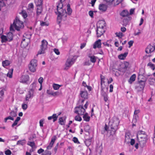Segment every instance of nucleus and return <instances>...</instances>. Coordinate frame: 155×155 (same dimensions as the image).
Here are the masks:
<instances>
[{
  "label": "nucleus",
  "instance_id": "4d7b16f0",
  "mask_svg": "<svg viewBox=\"0 0 155 155\" xmlns=\"http://www.w3.org/2000/svg\"><path fill=\"white\" fill-rule=\"evenodd\" d=\"M51 153L50 152L47 151H45L44 153H43L42 155H51Z\"/></svg>",
  "mask_w": 155,
  "mask_h": 155
},
{
  "label": "nucleus",
  "instance_id": "bf43d9fd",
  "mask_svg": "<svg viewBox=\"0 0 155 155\" xmlns=\"http://www.w3.org/2000/svg\"><path fill=\"white\" fill-rule=\"evenodd\" d=\"M54 52L57 55H58L60 54V52L58 49L55 48L54 49Z\"/></svg>",
  "mask_w": 155,
  "mask_h": 155
},
{
  "label": "nucleus",
  "instance_id": "cd10ccee",
  "mask_svg": "<svg viewBox=\"0 0 155 155\" xmlns=\"http://www.w3.org/2000/svg\"><path fill=\"white\" fill-rule=\"evenodd\" d=\"M124 69L122 70H120L123 72H125L127 69V68H128L129 65V63L127 62H125L124 64Z\"/></svg>",
  "mask_w": 155,
  "mask_h": 155
},
{
  "label": "nucleus",
  "instance_id": "864d4df0",
  "mask_svg": "<svg viewBox=\"0 0 155 155\" xmlns=\"http://www.w3.org/2000/svg\"><path fill=\"white\" fill-rule=\"evenodd\" d=\"M67 11H68V13L70 15L71 12V10L70 8V5L69 4H68L67 5Z\"/></svg>",
  "mask_w": 155,
  "mask_h": 155
},
{
  "label": "nucleus",
  "instance_id": "0eeeda50",
  "mask_svg": "<svg viewBox=\"0 0 155 155\" xmlns=\"http://www.w3.org/2000/svg\"><path fill=\"white\" fill-rule=\"evenodd\" d=\"M137 137L138 140H147V135L145 132L142 131H139L138 132Z\"/></svg>",
  "mask_w": 155,
  "mask_h": 155
},
{
  "label": "nucleus",
  "instance_id": "72a5a7b5",
  "mask_svg": "<svg viewBox=\"0 0 155 155\" xmlns=\"http://www.w3.org/2000/svg\"><path fill=\"white\" fill-rule=\"evenodd\" d=\"M13 34L12 33H9L7 35V37L8 40L9 41L12 40L13 39Z\"/></svg>",
  "mask_w": 155,
  "mask_h": 155
},
{
  "label": "nucleus",
  "instance_id": "393cba45",
  "mask_svg": "<svg viewBox=\"0 0 155 155\" xmlns=\"http://www.w3.org/2000/svg\"><path fill=\"white\" fill-rule=\"evenodd\" d=\"M36 82H34L30 86V90H32L33 92L34 93L36 87Z\"/></svg>",
  "mask_w": 155,
  "mask_h": 155
},
{
  "label": "nucleus",
  "instance_id": "39448f33",
  "mask_svg": "<svg viewBox=\"0 0 155 155\" xmlns=\"http://www.w3.org/2000/svg\"><path fill=\"white\" fill-rule=\"evenodd\" d=\"M37 66V61L35 59L32 60L29 65V70L32 72H35Z\"/></svg>",
  "mask_w": 155,
  "mask_h": 155
},
{
  "label": "nucleus",
  "instance_id": "4be33fe9",
  "mask_svg": "<svg viewBox=\"0 0 155 155\" xmlns=\"http://www.w3.org/2000/svg\"><path fill=\"white\" fill-rule=\"evenodd\" d=\"M37 14L38 15H39L41 13L42 11V6H37Z\"/></svg>",
  "mask_w": 155,
  "mask_h": 155
},
{
  "label": "nucleus",
  "instance_id": "f704fd0d",
  "mask_svg": "<svg viewBox=\"0 0 155 155\" xmlns=\"http://www.w3.org/2000/svg\"><path fill=\"white\" fill-rule=\"evenodd\" d=\"M85 143L87 146H89L91 144V140L90 139L86 140L85 142Z\"/></svg>",
  "mask_w": 155,
  "mask_h": 155
},
{
  "label": "nucleus",
  "instance_id": "4468645a",
  "mask_svg": "<svg viewBox=\"0 0 155 155\" xmlns=\"http://www.w3.org/2000/svg\"><path fill=\"white\" fill-rule=\"evenodd\" d=\"M57 138V137L55 136H54L51 138V142H50L49 145L47 147L48 149H50L52 147L53 144L55 142Z\"/></svg>",
  "mask_w": 155,
  "mask_h": 155
},
{
  "label": "nucleus",
  "instance_id": "a19ab883",
  "mask_svg": "<svg viewBox=\"0 0 155 155\" xmlns=\"http://www.w3.org/2000/svg\"><path fill=\"white\" fill-rule=\"evenodd\" d=\"M59 120V122L60 124L61 125H63L64 124V121L63 120V119L62 117L60 118Z\"/></svg>",
  "mask_w": 155,
  "mask_h": 155
},
{
  "label": "nucleus",
  "instance_id": "f03ea898",
  "mask_svg": "<svg viewBox=\"0 0 155 155\" xmlns=\"http://www.w3.org/2000/svg\"><path fill=\"white\" fill-rule=\"evenodd\" d=\"M13 27H14L17 30L20 31L21 29L23 28L24 27L23 22L20 21L18 19L16 18L14 20L12 25H11L10 27V31L14 30Z\"/></svg>",
  "mask_w": 155,
  "mask_h": 155
},
{
  "label": "nucleus",
  "instance_id": "c9c22d12",
  "mask_svg": "<svg viewBox=\"0 0 155 155\" xmlns=\"http://www.w3.org/2000/svg\"><path fill=\"white\" fill-rule=\"evenodd\" d=\"M128 20L127 18H124L123 21V25L126 26L128 23Z\"/></svg>",
  "mask_w": 155,
  "mask_h": 155
},
{
  "label": "nucleus",
  "instance_id": "2eb2a0df",
  "mask_svg": "<svg viewBox=\"0 0 155 155\" xmlns=\"http://www.w3.org/2000/svg\"><path fill=\"white\" fill-rule=\"evenodd\" d=\"M34 92L32 90H29L28 92V93L26 95V101H29V98L33 97Z\"/></svg>",
  "mask_w": 155,
  "mask_h": 155
},
{
  "label": "nucleus",
  "instance_id": "a211bd4d",
  "mask_svg": "<svg viewBox=\"0 0 155 155\" xmlns=\"http://www.w3.org/2000/svg\"><path fill=\"white\" fill-rule=\"evenodd\" d=\"M147 140H138L139 145L141 147H143L146 145Z\"/></svg>",
  "mask_w": 155,
  "mask_h": 155
},
{
  "label": "nucleus",
  "instance_id": "8fccbe9b",
  "mask_svg": "<svg viewBox=\"0 0 155 155\" xmlns=\"http://www.w3.org/2000/svg\"><path fill=\"white\" fill-rule=\"evenodd\" d=\"M7 0H0V10L1 9V7L5 5L4 1Z\"/></svg>",
  "mask_w": 155,
  "mask_h": 155
},
{
  "label": "nucleus",
  "instance_id": "052dcab7",
  "mask_svg": "<svg viewBox=\"0 0 155 155\" xmlns=\"http://www.w3.org/2000/svg\"><path fill=\"white\" fill-rule=\"evenodd\" d=\"M26 35L25 36V38L27 40V41H29V39L31 38V35L30 34H29L28 35H27V34H26Z\"/></svg>",
  "mask_w": 155,
  "mask_h": 155
},
{
  "label": "nucleus",
  "instance_id": "13d9d810",
  "mask_svg": "<svg viewBox=\"0 0 155 155\" xmlns=\"http://www.w3.org/2000/svg\"><path fill=\"white\" fill-rule=\"evenodd\" d=\"M5 153L6 155H10L11 154V152L10 150H8L5 151Z\"/></svg>",
  "mask_w": 155,
  "mask_h": 155
},
{
  "label": "nucleus",
  "instance_id": "3c124183",
  "mask_svg": "<svg viewBox=\"0 0 155 155\" xmlns=\"http://www.w3.org/2000/svg\"><path fill=\"white\" fill-rule=\"evenodd\" d=\"M73 140L74 143H77V144L80 143V142L78 141V138L76 137H74L73 138Z\"/></svg>",
  "mask_w": 155,
  "mask_h": 155
},
{
  "label": "nucleus",
  "instance_id": "6e6552de",
  "mask_svg": "<svg viewBox=\"0 0 155 155\" xmlns=\"http://www.w3.org/2000/svg\"><path fill=\"white\" fill-rule=\"evenodd\" d=\"M75 113L78 114L79 115H84L85 110L82 106H79L78 107H76L75 108Z\"/></svg>",
  "mask_w": 155,
  "mask_h": 155
},
{
  "label": "nucleus",
  "instance_id": "774afa93",
  "mask_svg": "<svg viewBox=\"0 0 155 155\" xmlns=\"http://www.w3.org/2000/svg\"><path fill=\"white\" fill-rule=\"evenodd\" d=\"M134 10H135L134 8L131 9L130 10V13H129L130 15H131L132 14H133L134 12Z\"/></svg>",
  "mask_w": 155,
  "mask_h": 155
},
{
  "label": "nucleus",
  "instance_id": "2f4dec72",
  "mask_svg": "<svg viewBox=\"0 0 155 155\" xmlns=\"http://www.w3.org/2000/svg\"><path fill=\"white\" fill-rule=\"evenodd\" d=\"M28 145L30 146L32 148H35L36 146L35 143L33 142H28L27 143Z\"/></svg>",
  "mask_w": 155,
  "mask_h": 155
},
{
  "label": "nucleus",
  "instance_id": "e2e57ef3",
  "mask_svg": "<svg viewBox=\"0 0 155 155\" xmlns=\"http://www.w3.org/2000/svg\"><path fill=\"white\" fill-rule=\"evenodd\" d=\"M104 79V78H101V87L102 88V90H103V87L102 86V84L104 83V81L103 80Z\"/></svg>",
  "mask_w": 155,
  "mask_h": 155
},
{
  "label": "nucleus",
  "instance_id": "338daca9",
  "mask_svg": "<svg viewBox=\"0 0 155 155\" xmlns=\"http://www.w3.org/2000/svg\"><path fill=\"white\" fill-rule=\"evenodd\" d=\"M93 12L92 11H90L89 12V15L91 18H93Z\"/></svg>",
  "mask_w": 155,
  "mask_h": 155
},
{
  "label": "nucleus",
  "instance_id": "c756f323",
  "mask_svg": "<svg viewBox=\"0 0 155 155\" xmlns=\"http://www.w3.org/2000/svg\"><path fill=\"white\" fill-rule=\"evenodd\" d=\"M10 64V62L8 60H5L3 61L2 62V65L4 67Z\"/></svg>",
  "mask_w": 155,
  "mask_h": 155
},
{
  "label": "nucleus",
  "instance_id": "4c0bfd02",
  "mask_svg": "<svg viewBox=\"0 0 155 155\" xmlns=\"http://www.w3.org/2000/svg\"><path fill=\"white\" fill-rule=\"evenodd\" d=\"M25 143V140L18 141L17 143V145H23Z\"/></svg>",
  "mask_w": 155,
  "mask_h": 155
},
{
  "label": "nucleus",
  "instance_id": "9d476101",
  "mask_svg": "<svg viewBox=\"0 0 155 155\" xmlns=\"http://www.w3.org/2000/svg\"><path fill=\"white\" fill-rule=\"evenodd\" d=\"M147 81V78H145L143 80H139V86H140V89H138L139 90L141 91L143 90L145 85V83Z\"/></svg>",
  "mask_w": 155,
  "mask_h": 155
},
{
  "label": "nucleus",
  "instance_id": "49530a36",
  "mask_svg": "<svg viewBox=\"0 0 155 155\" xmlns=\"http://www.w3.org/2000/svg\"><path fill=\"white\" fill-rule=\"evenodd\" d=\"M138 118V116L137 115H135L134 116V118L133 120V123H136Z\"/></svg>",
  "mask_w": 155,
  "mask_h": 155
},
{
  "label": "nucleus",
  "instance_id": "de8ad7c7",
  "mask_svg": "<svg viewBox=\"0 0 155 155\" xmlns=\"http://www.w3.org/2000/svg\"><path fill=\"white\" fill-rule=\"evenodd\" d=\"M14 120V119L13 117H11V116H9L5 118V119H4L5 122V123H6L7 122V120Z\"/></svg>",
  "mask_w": 155,
  "mask_h": 155
},
{
  "label": "nucleus",
  "instance_id": "423d86ee",
  "mask_svg": "<svg viewBox=\"0 0 155 155\" xmlns=\"http://www.w3.org/2000/svg\"><path fill=\"white\" fill-rule=\"evenodd\" d=\"M75 61V60L73 58L69 57L67 59L65 63V67L64 68V69L66 70L68 69L73 64Z\"/></svg>",
  "mask_w": 155,
  "mask_h": 155
},
{
  "label": "nucleus",
  "instance_id": "5701e85b",
  "mask_svg": "<svg viewBox=\"0 0 155 155\" xmlns=\"http://www.w3.org/2000/svg\"><path fill=\"white\" fill-rule=\"evenodd\" d=\"M43 0H35V2L36 6H41Z\"/></svg>",
  "mask_w": 155,
  "mask_h": 155
},
{
  "label": "nucleus",
  "instance_id": "5fc2aeb1",
  "mask_svg": "<svg viewBox=\"0 0 155 155\" xmlns=\"http://www.w3.org/2000/svg\"><path fill=\"white\" fill-rule=\"evenodd\" d=\"M43 81V79L42 77H40L38 80V81L40 84V85L42 84V82Z\"/></svg>",
  "mask_w": 155,
  "mask_h": 155
},
{
  "label": "nucleus",
  "instance_id": "c85d7f7f",
  "mask_svg": "<svg viewBox=\"0 0 155 155\" xmlns=\"http://www.w3.org/2000/svg\"><path fill=\"white\" fill-rule=\"evenodd\" d=\"M1 41L2 43L6 42L8 40V37L4 35H2L1 36Z\"/></svg>",
  "mask_w": 155,
  "mask_h": 155
},
{
  "label": "nucleus",
  "instance_id": "ea45409f",
  "mask_svg": "<svg viewBox=\"0 0 155 155\" xmlns=\"http://www.w3.org/2000/svg\"><path fill=\"white\" fill-rule=\"evenodd\" d=\"M61 94V91H56L55 92H53V93L52 94V96H58L60 95Z\"/></svg>",
  "mask_w": 155,
  "mask_h": 155
},
{
  "label": "nucleus",
  "instance_id": "79ce46f5",
  "mask_svg": "<svg viewBox=\"0 0 155 155\" xmlns=\"http://www.w3.org/2000/svg\"><path fill=\"white\" fill-rule=\"evenodd\" d=\"M4 94V92L2 90L0 91V101H1L3 99V95Z\"/></svg>",
  "mask_w": 155,
  "mask_h": 155
},
{
  "label": "nucleus",
  "instance_id": "6ab92c4d",
  "mask_svg": "<svg viewBox=\"0 0 155 155\" xmlns=\"http://www.w3.org/2000/svg\"><path fill=\"white\" fill-rule=\"evenodd\" d=\"M127 52H126L124 54H122L118 56V58L120 59L124 60L128 54Z\"/></svg>",
  "mask_w": 155,
  "mask_h": 155
},
{
  "label": "nucleus",
  "instance_id": "37998d69",
  "mask_svg": "<svg viewBox=\"0 0 155 155\" xmlns=\"http://www.w3.org/2000/svg\"><path fill=\"white\" fill-rule=\"evenodd\" d=\"M22 16L24 18H25L27 17V14L26 12L25 11H22L21 12Z\"/></svg>",
  "mask_w": 155,
  "mask_h": 155
},
{
  "label": "nucleus",
  "instance_id": "e433bc0d",
  "mask_svg": "<svg viewBox=\"0 0 155 155\" xmlns=\"http://www.w3.org/2000/svg\"><path fill=\"white\" fill-rule=\"evenodd\" d=\"M90 61L92 63H95L96 61V59L95 56H89Z\"/></svg>",
  "mask_w": 155,
  "mask_h": 155
},
{
  "label": "nucleus",
  "instance_id": "680f3d73",
  "mask_svg": "<svg viewBox=\"0 0 155 155\" xmlns=\"http://www.w3.org/2000/svg\"><path fill=\"white\" fill-rule=\"evenodd\" d=\"M133 43L134 41H130L128 42V44L129 45V48H130L133 45Z\"/></svg>",
  "mask_w": 155,
  "mask_h": 155
},
{
  "label": "nucleus",
  "instance_id": "f3484780",
  "mask_svg": "<svg viewBox=\"0 0 155 155\" xmlns=\"http://www.w3.org/2000/svg\"><path fill=\"white\" fill-rule=\"evenodd\" d=\"M80 95L82 98L85 99H87L88 97V93L86 91H81L80 92Z\"/></svg>",
  "mask_w": 155,
  "mask_h": 155
},
{
  "label": "nucleus",
  "instance_id": "ddd939ff",
  "mask_svg": "<svg viewBox=\"0 0 155 155\" xmlns=\"http://www.w3.org/2000/svg\"><path fill=\"white\" fill-rule=\"evenodd\" d=\"M29 79V76L28 75H24L22 76L20 79V82L25 83L28 81Z\"/></svg>",
  "mask_w": 155,
  "mask_h": 155
},
{
  "label": "nucleus",
  "instance_id": "09e8293b",
  "mask_svg": "<svg viewBox=\"0 0 155 155\" xmlns=\"http://www.w3.org/2000/svg\"><path fill=\"white\" fill-rule=\"evenodd\" d=\"M116 36L119 38H121L123 36V34L121 32H117L115 33Z\"/></svg>",
  "mask_w": 155,
  "mask_h": 155
},
{
  "label": "nucleus",
  "instance_id": "aec40b11",
  "mask_svg": "<svg viewBox=\"0 0 155 155\" xmlns=\"http://www.w3.org/2000/svg\"><path fill=\"white\" fill-rule=\"evenodd\" d=\"M58 117V116H57L56 114H54L52 116L48 117V120H51L52 119H53V122H54L57 120Z\"/></svg>",
  "mask_w": 155,
  "mask_h": 155
},
{
  "label": "nucleus",
  "instance_id": "c03bdc74",
  "mask_svg": "<svg viewBox=\"0 0 155 155\" xmlns=\"http://www.w3.org/2000/svg\"><path fill=\"white\" fill-rule=\"evenodd\" d=\"M147 66H149L152 69L154 70L155 69L154 65L151 62H149L147 64Z\"/></svg>",
  "mask_w": 155,
  "mask_h": 155
},
{
  "label": "nucleus",
  "instance_id": "dca6fc26",
  "mask_svg": "<svg viewBox=\"0 0 155 155\" xmlns=\"http://www.w3.org/2000/svg\"><path fill=\"white\" fill-rule=\"evenodd\" d=\"M107 6L104 4H100L99 6V9L101 12L105 11L107 9Z\"/></svg>",
  "mask_w": 155,
  "mask_h": 155
},
{
  "label": "nucleus",
  "instance_id": "f257e3e1",
  "mask_svg": "<svg viewBox=\"0 0 155 155\" xmlns=\"http://www.w3.org/2000/svg\"><path fill=\"white\" fill-rule=\"evenodd\" d=\"M60 2L58 3L57 6V12L55 13L58 15L57 22L60 23L62 20H65L67 17V12L66 10L63 8V5L61 2L62 0H60Z\"/></svg>",
  "mask_w": 155,
  "mask_h": 155
},
{
  "label": "nucleus",
  "instance_id": "603ef678",
  "mask_svg": "<svg viewBox=\"0 0 155 155\" xmlns=\"http://www.w3.org/2000/svg\"><path fill=\"white\" fill-rule=\"evenodd\" d=\"M75 120L78 121H81L82 120V118L79 116H77L75 117Z\"/></svg>",
  "mask_w": 155,
  "mask_h": 155
},
{
  "label": "nucleus",
  "instance_id": "412c9836",
  "mask_svg": "<svg viewBox=\"0 0 155 155\" xmlns=\"http://www.w3.org/2000/svg\"><path fill=\"white\" fill-rule=\"evenodd\" d=\"M129 14L128 12L126 10H123L120 13V15L123 17H125L128 15Z\"/></svg>",
  "mask_w": 155,
  "mask_h": 155
},
{
  "label": "nucleus",
  "instance_id": "7c9ffc66",
  "mask_svg": "<svg viewBox=\"0 0 155 155\" xmlns=\"http://www.w3.org/2000/svg\"><path fill=\"white\" fill-rule=\"evenodd\" d=\"M13 71V69L10 70L7 74V76L10 78H12V76Z\"/></svg>",
  "mask_w": 155,
  "mask_h": 155
},
{
  "label": "nucleus",
  "instance_id": "20e7f679",
  "mask_svg": "<svg viewBox=\"0 0 155 155\" xmlns=\"http://www.w3.org/2000/svg\"><path fill=\"white\" fill-rule=\"evenodd\" d=\"M48 42L46 41L43 40L41 41V44L40 46V49L38 51L37 55L45 53V51L47 48Z\"/></svg>",
  "mask_w": 155,
  "mask_h": 155
},
{
  "label": "nucleus",
  "instance_id": "1a4fd4ad",
  "mask_svg": "<svg viewBox=\"0 0 155 155\" xmlns=\"http://www.w3.org/2000/svg\"><path fill=\"white\" fill-rule=\"evenodd\" d=\"M104 26H102L101 27L97 26V37H101L104 32Z\"/></svg>",
  "mask_w": 155,
  "mask_h": 155
},
{
  "label": "nucleus",
  "instance_id": "7ed1b4c3",
  "mask_svg": "<svg viewBox=\"0 0 155 155\" xmlns=\"http://www.w3.org/2000/svg\"><path fill=\"white\" fill-rule=\"evenodd\" d=\"M119 123V119L116 117H114L110 121L109 124L111 129L115 132L118 129V126Z\"/></svg>",
  "mask_w": 155,
  "mask_h": 155
},
{
  "label": "nucleus",
  "instance_id": "58836bf2",
  "mask_svg": "<svg viewBox=\"0 0 155 155\" xmlns=\"http://www.w3.org/2000/svg\"><path fill=\"white\" fill-rule=\"evenodd\" d=\"M60 86V85L56 84H54L53 85L54 89L55 90H57L58 89Z\"/></svg>",
  "mask_w": 155,
  "mask_h": 155
},
{
  "label": "nucleus",
  "instance_id": "a878e982",
  "mask_svg": "<svg viewBox=\"0 0 155 155\" xmlns=\"http://www.w3.org/2000/svg\"><path fill=\"white\" fill-rule=\"evenodd\" d=\"M136 78V75L135 74L132 75L130 77L129 80V82L130 84H131L132 82L134 81Z\"/></svg>",
  "mask_w": 155,
  "mask_h": 155
},
{
  "label": "nucleus",
  "instance_id": "6e6d98bb",
  "mask_svg": "<svg viewBox=\"0 0 155 155\" xmlns=\"http://www.w3.org/2000/svg\"><path fill=\"white\" fill-rule=\"evenodd\" d=\"M22 108L24 110H25L27 109V107H28V106L26 104H23L22 105Z\"/></svg>",
  "mask_w": 155,
  "mask_h": 155
},
{
  "label": "nucleus",
  "instance_id": "473e14b6",
  "mask_svg": "<svg viewBox=\"0 0 155 155\" xmlns=\"http://www.w3.org/2000/svg\"><path fill=\"white\" fill-rule=\"evenodd\" d=\"M149 84L150 85H154L155 84V79L150 78L149 80Z\"/></svg>",
  "mask_w": 155,
  "mask_h": 155
},
{
  "label": "nucleus",
  "instance_id": "0e129e2a",
  "mask_svg": "<svg viewBox=\"0 0 155 155\" xmlns=\"http://www.w3.org/2000/svg\"><path fill=\"white\" fill-rule=\"evenodd\" d=\"M101 89V91H102V95L104 97H106V96H107V93L105 92L104 91H103V90H102V88Z\"/></svg>",
  "mask_w": 155,
  "mask_h": 155
},
{
  "label": "nucleus",
  "instance_id": "bb28decb",
  "mask_svg": "<svg viewBox=\"0 0 155 155\" xmlns=\"http://www.w3.org/2000/svg\"><path fill=\"white\" fill-rule=\"evenodd\" d=\"M26 35V34H25L23 35V37L22 38V41H21V45H25V46L27 45H28L27 43L26 44H25V41H27V40H26V38H25V36Z\"/></svg>",
  "mask_w": 155,
  "mask_h": 155
},
{
  "label": "nucleus",
  "instance_id": "a18cd8bd",
  "mask_svg": "<svg viewBox=\"0 0 155 155\" xmlns=\"http://www.w3.org/2000/svg\"><path fill=\"white\" fill-rule=\"evenodd\" d=\"M9 114L12 117H15L17 116L16 112L14 111H12Z\"/></svg>",
  "mask_w": 155,
  "mask_h": 155
},
{
  "label": "nucleus",
  "instance_id": "f8f14e48",
  "mask_svg": "<svg viewBox=\"0 0 155 155\" xmlns=\"http://www.w3.org/2000/svg\"><path fill=\"white\" fill-rule=\"evenodd\" d=\"M101 40L100 39H98L96 41L93 45V48L94 49L97 48H101Z\"/></svg>",
  "mask_w": 155,
  "mask_h": 155
},
{
  "label": "nucleus",
  "instance_id": "69168bd1",
  "mask_svg": "<svg viewBox=\"0 0 155 155\" xmlns=\"http://www.w3.org/2000/svg\"><path fill=\"white\" fill-rule=\"evenodd\" d=\"M43 122H44V120L43 119H41L40 120V121H39L40 125L41 127L43 126Z\"/></svg>",
  "mask_w": 155,
  "mask_h": 155
},
{
  "label": "nucleus",
  "instance_id": "9b49d317",
  "mask_svg": "<svg viewBox=\"0 0 155 155\" xmlns=\"http://www.w3.org/2000/svg\"><path fill=\"white\" fill-rule=\"evenodd\" d=\"M154 47L152 46L151 45H149L146 48L145 51L147 54H149L153 52L155 50Z\"/></svg>",
  "mask_w": 155,
  "mask_h": 155
},
{
  "label": "nucleus",
  "instance_id": "b1692460",
  "mask_svg": "<svg viewBox=\"0 0 155 155\" xmlns=\"http://www.w3.org/2000/svg\"><path fill=\"white\" fill-rule=\"evenodd\" d=\"M83 118L84 120L86 121H89L90 120V117L88 116V114L87 113H86L83 116Z\"/></svg>",
  "mask_w": 155,
  "mask_h": 155
}]
</instances>
